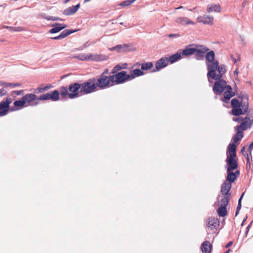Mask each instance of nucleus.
Listing matches in <instances>:
<instances>
[{"mask_svg":"<svg viewBox=\"0 0 253 253\" xmlns=\"http://www.w3.org/2000/svg\"><path fill=\"white\" fill-rule=\"evenodd\" d=\"M52 87V85L51 84H49L45 86L44 87H43V89H44V91H46V90L49 89Z\"/></svg>","mask_w":253,"mask_h":253,"instance_id":"5fc2aeb1","label":"nucleus"},{"mask_svg":"<svg viewBox=\"0 0 253 253\" xmlns=\"http://www.w3.org/2000/svg\"><path fill=\"white\" fill-rule=\"evenodd\" d=\"M80 7V3H78L75 6L69 7L64 10L63 11V14L67 16L73 15L76 13Z\"/></svg>","mask_w":253,"mask_h":253,"instance_id":"f3484780","label":"nucleus"},{"mask_svg":"<svg viewBox=\"0 0 253 253\" xmlns=\"http://www.w3.org/2000/svg\"><path fill=\"white\" fill-rule=\"evenodd\" d=\"M61 97L63 98H66L67 95L69 96L70 93L68 92V88L66 86H61L60 88Z\"/></svg>","mask_w":253,"mask_h":253,"instance_id":"4c0bfd02","label":"nucleus"},{"mask_svg":"<svg viewBox=\"0 0 253 253\" xmlns=\"http://www.w3.org/2000/svg\"><path fill=\"white\" fill-rule=\"evenodd\" d=\"M96 82V79L95 78H91L86 82L82 83V89H80V92L89 94L95 91L97 87Z\"/></svg>","mask_w":253,"mask_h":253,"instance_id":"f257e3e1","label":"nucleus"},{"mask_svg":"<svg viewBox=\"0 0 253 253\" xmlns=\"http://www.w3.org/2000/svg\"><path fill=\"white\" fill-rule=\"evenodd\" d=\"M205 58L206 63H211L213 62L214 61H217L215 59V53L213 50H211L209 52L207 51L205 55Z\"/></svg>","mask_w":253,"mask_h":253,"instance_id":"a878e982","label":"nucleus"},{"mask_svg":"<svg viewBox=\"0 0 253 253\" xmlns=\"http://www.w3.org/2000/svg\"><path fill=\"white\" fill-rule=\"evenodd\" d=\"M242 96H239V98L241 99ZM231 107L233 108L241 107L242 105L241 100L239 101L238 99L233 98L231 100Z\"/></svg>","mask_w":253,"mask_h":253,"instance_id":"72a5a7b5","label":"nucleus"},{"mask_svg":"<svg viewBox=\"0 0 253 253\" xmlns=\"http://www.w3.org/2000/svg\"><path fill=\"white\" fill-rule=\"evenodd\" d=\"M122 70L121 66L119 64H118L114 66L111 72V74H115L118 73L117 72Z\"/></svg>","mask_w":253,"mask_h":253,"instance_id":"37998d69","label":"nucleus"},{"mask_svg":"<svg viewBox=\"0 0 253 253\" xmlns=\"http://www.w3.org/2000/svg\"><path fill=\"white\" fill-rule=\"evenodd\" d=\"M218 74H215V79L214 80H220L222 79L223 75L226 72V66L224 64H218V67L217 70Z\"/></svg>","mask_w":253,"mask_h":253,"instance_id":"5701e85b","label":"nucleus"},{"mask_svg":"<svg viewBox=\"0 0 253 253\" xmlns=\"http://www.w3.org/2000/svg\"><path fill=\"white\" fill-rule=\"evenodd\" d=\"M43 91H44V90L43 89V87H39L37 88V89L35 90V93L38 94V93H42Z\"/></svg>","mask_w":253,"mask_h":253,"instance_id":"8fccbe9b","label":"nucleus"},{"mask_svg":"<svg viewBox=\"0 0 253 253\" xmlns=\"http://www.w3.org/2000/svg\"><path fill=\"white\" fill-rule=\"evenodd\" d=\"M96 81L97 87L101 88H105L109 86V80L107 76L100 75Z\"/></svg>","mask_w":253,"mask_h":253,"instance_id":"9b49d317","label":"nucleus"},{"mask_svg":"<svg viewBox=\"0 0 253 253\" xmlns=\"http://www.w3.org/2000/svg\"><path fill=\"white\" fill-rule=\"evenodd\" d=\"M13 104L15 107H18L20 108H22L25 106L26 104L25 103V101H24L23 98L22 97L21 99L19 100H16L14 102Z\"/></svg>","mask_w":253,"mask_h":253,"instance_id":"ea45409f","label":"nucleus"},{"mask_svg":"<svg viewBox=\"0 0 253 253\" xmlns=\"http://www.w3.org/2000/svg\"><path fill=\"white\" fill-rule=\"evenodd\" d=\"M108 73L109 70L108 69L106 68L103 71V73L100 75L106 76V75L108 74Z\"/></svg>","mask_w":253,"mask_h":253,"instance_id":"13d9d810","label":"nucleus"},{"mask_svg":"<svg viewBox=\"0 0 253 253\" xmlns=\"http://www.w3.org/2000/svg\"><path fill=\"white\" fill-rule=\"evenodd\" d=\"M45 19L47 20H51V21H63V20L61 19L59 17H55V16H50V17H45L44 18Z\"/></svg>","mask_w":253,"mask_h":253,"instance_id":"c03bdc74","label":"nucleus"},{"mask_svg":"<svg viewBox=\"0 0 253 253\" xmlns=\"http://www.w3.org/2000/svg\"><path fill=\"white\" fill-rule=\"evenodd\" d=\"M231 188V184L224 182L221 186L220 192L222 195L230 196L231 193L230 192Z\"/></svg>","mask_w":253,"mask_h":253,"instance_id":"aec40b11","label":"nucleus"},{"mask_svg":"<svg viewBox=\"0 0 253 253\" xmlns=\"http://www.w3.org/2000/svg\"><path fill=\"white\" fill-rule=\"evenodd\" d=\"M153 67V64L151 62H147L141 64V70L143 72L144 71H148L151 69Z\"/></svg>","mask_w":253,"mask_h":253,"instance_id":"473e14b6","label":"nucleus"},{"mask_svg":"<svg viewBox=\"0 0 253 253\" xmlns=\"http://www.w3.org/2000/svg\"><path fill=\"white\" fill-rule=\"evenodd\" d=\"M175 21L177 23L180 24L182 25H184V26H186V25H190V24H192V25L195 24V23L193 21L190 20L189 18H188L187 17H177L175 19Z\"/></svg>","mask_w":253,"mask_h":253,"instance_id":"4be33fe9","label":"nucleus"},{"mask_svg":"<svg viewBox=\"0 0 253 253\" xmlns=\"http://www.w3.org/2000/svg\"><path fill=\"white\" fill-rule=\"evenodd\" d=\"M253 222V221H252L249 224V225L246 228V231H249L251 226H252V223Z\"/></svg>","mask_w":253,"mask_h":253,"instance_id":"bf43d9fd","label":"nucleus"},{"mask_svg":"<svg viewBox=\"0 0 253 253\" xmlns=\"http://www.w3.org/2000/svg\"><path fill=\"white\" fill-rule=\"evenodd\" d=\"M23 94H24V90H20L18 91H12L11 92V95H13L14 94H16L17 95H23Z\"/></svg>","mask_w":253,"mask_h":253,"instance_id":"09e8293b","label":"nucleus"},{"mask_svg":"<svg viewBox=\"0 0 253 253\" xmlns=\"http://www.w3.org/2000/svg\"><path fill=\"white\" fill-rule=\"evenodd\" d=\"M231 111L232 114L235 116H239L241 115L245 114L241 107L233 108Z\"/></svg>","mask_w":253,"mask_h":253,"instance_id":"e433bc0d","label":"nucleus"},{"mask_svg":"<svg viewBox=\"0 0 253 253\" xmlns=\"http://www.w3.org/2000/svg\"><path fill=\"white\" fill-rule=\"evenodd\" d=\"M0 86L2 87H7V83L3 81H0Z\"/></svg>","mask_w":253,"mask_h":253,"instance_id":"6e6d98bb","label":"nucleus"},{"mask_svg":"<svg viewBox=\"0 0 253 253\" xmlns=\"http://www.w3.org/2000/svg\"><path fill=\"white\" fill-rule=\"evenodd\" d=\"M227 175L226 177V180L229 182L228 183L231 184L234 182L236 179V175L235 173L232 171H227Z\"/></svg>","mask_w":253,"mask_h":253,"instance_id":"7c9ffc66","label":"nucleus"},{"mask_svg":"<svg viewBox=\"0 0 253 253\" xmlns=\"http://www.w3.org/2000/svg\"><path fill=\"white\" fill-rule=\"evenodd\" d=\"M197 22L199 23H202L205 24L211 25L213 22V16L204 15L203 16H199L197 19Z\"/></svg>","mask_w":253,"mask_h":253,"instance_id":"a211bd4d","label":"nucleus"},{"mask_svg":"<svg viewBox=\"0 0 253 253\" xmlns=\"http://www.w3.org/2000/svg\"><path fill=\"white\" fill-rule=\"evenodd\" d=\"M12 100L9 97H7L5 100H3L0 102V116H5L10 109V104Z\"/></svg>","mask_w":253,"mask_h":253,"instance_id":"0eeeda50","label":"nucleus"},{"mask_svg":"<svg viewBox=\"0 0 253 253\" xmlns=\"http://www.w3.org/2000/svg\"><path fill=\"white\" fill-rule=\"evenodd\" d=\"M127 63H124L121 66L122 69H125L127 68Z\"/></svg>","mask_w":253,"mask_h":253,"instance_id":"69168bd1","label":"nucleus"},{"mask_svg":"<svg viewBox=\"0 0 253 253\" xmlns=\"http://www.w3.org/2000/svg\"><path fill=\"white\" fill-rule=\"evenodd\" d=\"M217 211L218 215L221 217H224L227 214L226 207L224 206H220Z\"/></svg>","mask_w":253,"mask_h":253,"instance_id":"f704fd0d","label":"nucleus"},{"mask_svg":"<svg viewBox=\"0 0 253 253\" xmlns=\"http://www.w3.org/2000/svg\"><path fill=\"white\" fill-rule=\"evenodd\" d=\"M169 38H173V37H178L179 35L177 34H170L168 35Z\"/></svg>","mask_w":253,"mask_h":253,"instance_id":"4d7b16f0","label":"nucleus"},{"mask_svg":"<svg viewBox=\"0 0 253 253\" xmlns=\"http://www.w3.org/2000/svg\"><path fill=\"white\" fill-rule=\"evenodd\" d=\"M243 137V132L242 130H238L233 137L234 142L235 143L240 140Z\"/></svg>","mask_w":253,"mask_h":253,"instance_id":"58836bf2","label":"nucleus"},{"mask_svg":"<svg viewBox=\"0 0 253 253\" xmlns=\"http://www.w3.org/2000/svg\"><path fill=\"white\" fill-rule=\"evenodd\" d=\"M247 218H248V217H247V216H246L245 218H244V219L243 220L242 222V223H241V225L242 226H244V223H245V222L246 221V220H247Z\"/></svg>","mask_w":253,"mask_h":253,"instance_id":"774afa93","label":"nucleus"},{"mask_svg":"<svg viewBox=\"0 0 253 253\" xmlns=\"http://www.w3.org/2000/svg\"><path fill=\"white\" fill-rule=\"evenodd\" d=\"M136 0H125L122 2H121L120 3H119V5L120 6H128L130 4H131L132 3H133Z\"/></svg>","mask_w":253,"mask_h":253,"instance_id":"79ce46f5","label":"nucleus"},{"mask_svg":"<svg viewBox=\"0 0 253 253\" xmlns=\"http://www.w3.org/2000/svg\"><path fill=\"white\" fill-rule=\"evenodd\" d=\"M235 158L236 157H227L226 160V165L228 166L226 167L227 171H232L237 169L238 165Z\"/></svg>","mask_w":253,"mask_h":253,"instance_id":"9d476101","label":"nucleus"},{"mask_svg":"<svg viewBox=\"0 0 253 253\" xmlns=\"http://www.w3.org/2000/svg\"><path fill=\"white\" fill-rule=\"evenodd\" d=\"M197 46L200 47L201 48H196V51L194 53L196 59L198 60H202L205 56V53L209 50V49L207 47L202 45H198Z\"/></svg>","mask_w":253,"mask_h":253,"instance_id":"f8f14e48","label":"nucleus"},{"mask_svg":"<svg viewBox=\"0 0 253 253\" xmlns=\"http://www.w3.org/2000/svg\"><path fill=\"white\" fill-rule=\"evenodd\" d=\"M77 30L72 29H66L63 31L61 34L56 37H52L51 39L54 40H59L63 39L71 34L76 32Z\"/></svg>","mask_w":253,"mask_h":253,"instance_id":"2eb2a0df","label":"nucleus"},{"mask_svg":"<svg viewBox=\"0 0 253 253\" xmlns=\"http://www.w3.org/2000/svg\"><path fill=\"white\" fill-rule=\"evenodd\" d=\"M234 92L225 91L223 93V98H222L221 100L225 103H228L230 98L235 95Z\"/></svg>","mask_w":253,"mask_h":253,"instance_id":"cd10ccee","label":"nucleus"},{"mask_svg":"<svg viewBox=\"0 0 253 253\" xmlns=\"http://www.w3.org/2000/svg\"><path fill=\"white\" fill-rule=\"evenodd\" d=\"M241 102V108L243 109L244 113L246 114L249 109L248 96L247 94L242 95Z\"/></svg>","mask_w":253,"mask_h":253,"instance_id":"412c9836","label":"nucleus"},{"mask_svg":"<svg viewBox=\"0 0 253 253\" xmlns=\"http://www.w3.org/2000/svg\"><path fill=\"white\" fill-rule=\"evenodd\" d=\"M253 149V141L250 144L248 149V151L250 153L251 157H252L251 152L252 150Z\"/></svg>","mask_w":253,"mask_h":253,"instance_id":"864d4df0","label":"nucleus"},{"mask_svg":"<svg viewBox=\"0 0 253 253\" xmlns=\"http://www.w3.org/2000/svg\"><path fill=\"white\" fill-rule=\"evenodd\" d=\"M221 10V7L219 4H210L207 7V11L210 13L211 12H219Z\"/></svg>","mask_w":253,"mask_h":253,"instance_id":"bb28decb","label":"nucleus"},{"mask_svg":"<svg viewBox=\"0 0 253 253\" xmlns=\"http://www.w3.org/2000/svg\"><path fill=\"white\" fill-rule=\"evenodd\" d=\"M225 90H226V91L233 92L231 86L230 85H227L226 82V85H225Z\"/></svg>","mask_w":253,"mask_h":253,"instance_id":"3c124183","label":"nucleus"},{"mask_svg":"<svg viewBox=\"0 0 253 253\" xmlns=\"http://www.w3.org/2000/svg\"><path fill=\"white\" fill-rule=\"evenodd\" d=\"M230 196L222 195L220 201V206L227 207L228 204Z\"/></svg>","mask_w":253,"mask_h":253,"instance_id":"c9c22d12","label":"nucleus"},{"mask_svg":"<svg viewBox=\"0 0 253 253\" xmlns=\"http://www.w3.org/2000/svg\"><path fill=\"white\" fill-rule=\"evenodd\" d=\"M243 120H244V118L241 117H237V118H234L233 119V121L238 122V123H240L241 121H243Z\"/></svg>","mask_w":253,"mask_h":253,"instance_id":"603ef678","label":"nucleus"},{"mask_svg":"<svg viewBox=\"0 0 253 253\" xmlns=\"http://www.w3.org/2000/svg\"><path fill=\"white\" fill-rule=\"evenodd\" d=\"M22 98L25 101V103L26 104L25 106L27 107L29 105L32 106H37L38 104V102H34L33 103L31 104L32 102L35 101L40 100L39 99V97H38L36 94L33 93H28L25 94V95L22 96Z\"/></svg>","mask_w":253,"mask_h":253,"instance_id":"423d86ee","label":"nucleus"},{"mask_svg":"<svg viewBox=\"0 0 253 253\" xmlns=\"http://www.w3.org/2000/svg\"><path fill=\"white\" fill-rule=\"evenodd\" d=\"M226 155L227 157H236V145L234 143H230L227 149Z\"/></svg>","mask_w":253,"mask_h":253,"instance_id":"dca6fc26","label":"nucleus"},{"mask_svg":"<svg viewBox=\"0 0 253 253\" xmlns=\"http://www.w3.org/2000/svg\"><path fill=\"white\" fill-rule=\"evenodd\" d=\"M214 85L212 88L214 94H221L225 90V85H226V81L221 79L220 80H215Z\"/></svg>","mask_w":253,"mask_h":253,"instance_id":"39448f33","label":"nucleus"},{"mask_svg":"<svg viewBox=\"0 0 253 253\" xmlns=\"http://www.w3.org/2000/svg\"><path fill=\"white\" fill-rule=\"evenodd\" d=\"M168 58L162 57L158 60L155 64L156 70H153L152 72H155L156 71H159L161 69L166 67L169 63Z\"/></svg>","mask_w":253,"mask_h":253,"instance_id":"ddd939ff","label":"nucleus"},{"mask_svg":"<svg viewBox=\"0 0 253 253\" xmlns=\"http://www.w3.org/2000/svg\"><path fill=\"white\" fill-rule=\"evenodd\" d=\"M248 125V121H243L242 123L237 126V131L238 130H244L246 129L247 125Z\"/></svg>","mask_w":253,"mask_h":253,"instance_id":"a19ab883","label":"nucleus"},{"mask_svg":"<svg viewBox=\"0 0 253 253\" xmlns=\"http://www.w3.org/2000/svg\"><path fill=\"white\" fill-rule=\"evenodd\" d=\"M112 50H116L119 52L132 51L135 50V48L131 43L118 44L113 47Z\"/></svg>","mask_w":253,"mask_h":253,"instance_id":"6e6552de","label":"nucleus"},{"mask_svg":"<svg viewBox=\"0 0 253 253\" xmlns=\"http://www.w3.org/2000/svg\"><path fill=\"white\" fill-rule=\"evenodd\" d=\"M212 246L208 241L204 242L201 246V250L203 253H210Z\"/></svg>","mask_w":253,"mask_h":253,"instance_id":"393cba45","label":"nucleus"},{"mask_svg":"<svg viewBox=\"0 0 253 253\" xmlns=\"http://www.w3.org/2000/svg\"><path fill=\"white\" fill-rule=\"evenodd\" d=\"M250 120H251V119L249 117L247 116L244 119V120L243 121H243H248V123L250 121Z\"/></svg>","mask_w":253,"mask_h":253,"instance_id":"338daca9","label":"nucleus"},{"mask_svg":"<svg viewBox=\"0 0 253 253\" xmlns=\"http://www.w3.org/2000/svg\"><path fill=\"white\" fill-rule=\"evenodd\" d=\"M80 89H82L81 84L79 83L71 84L69 86V90L71 92L69 94V97L71 99H73L78 97Z\"/></svg>","mask_w":253,"mask_h":253,"instance_id":"20e7f679","label":"nucleus"},{"mask_svg":"<svg viewBox=\"0 0 253 253\" xmlns=\"http://www.w3.org/2000/svg\"><path fill=\"white\" fill-rule=\"evenodd\" d=\"M181 58V53L177 52L169 56V62L170 63H174L178 60Z\"/></svg>","mask_w":253,"mask_h":253,"instance_id":"c756f323","label":"nucleus"},{"mask_svg":"<svg viewBox=\"0 0 253 253\" xmlns=\"http://www.w3.org/2000/svg\"><path fill=\"white\" fill-rule=\"evenodd\" d=\"M60 92L58 90H54L51 92H47L45 94L41 95L39 97L40 100H51L53 101H56L59 100Z\"/></svg>","mask_w":253,"mask_h":253,"instance_id":"7ed1b4c3","label":"nucleus"},{"mask_svg":"<svg viewBox=\"0 0 253 253\" xmlns=\"http://www.w3.org/2000/svg\"><path fill=\"white\" fill-rule=\"evenodd\" d=\"M51 27L53 28L49 30V33L51 34H54L58 33L65 28L67 27V25L56 23L51 25Z\"/></svg>","mask_w":253,"mask_h":253,"instance_id":"6ab92c4d","label":"nucleus"},{"mask_svg":"<svg viewBox=\"0 0 253 253\" xmlns=\"http://www.w3.org/2000/svg\"><path fill=\"white\" fill-rule=\"evenodd\" d=\"M244 193H243L241 196H240V197L239 198V200H238V204H241V201H242V199L244 196Z\"/></svg>","mask_w":253,"mask_h":253,"instance_id":"0e129e2a","label":"nucleus"},{"mask_svg":"<svg viewBox=\"0 0 253 253\" xmlns=\"http://www.w3.org/2000/svg\"><path fill=\"white\" fill-rule=\"evenodd\" d=\"M7 88V87H2V88L0 89V96H5L7 94V92L6 91Z\"/></svg>","mask_w":253,"mask_h":253,"instance_id":"49530a36","label":"nucleus"},{"mask_svg":"<svg viewBox=\"0 0 253 253\" xmlns=\"http://www.w3.org/2000/svg\"><path fill=\"white\" fill-rule=\"evenodd\" d=\"M115 74H113L112 75H110L108 77V80H109V84L111 83L112 84V85L114 84V83H115V79H116V76H115Z\"/></svg>","mask_w":253,"mask_h":253,"instance_id":"de8ad7c7","label":"nucleus"},{"mask_svg":"<svg viewBox=\"0 0 253 253\" xmlns=\"http://www.w3.org/2000/svg\"><path fill=\"white\" fill-rule=\"evenodd\" d=\"M196 51L195 48H189L186 47L185 49H183L181 52L184 56H189L194 54Z\"/></svg>","mask_w":253,"mask_h":253,"instance_id":"2f4dec72","label":"nucleus"},{"mask_svg":"<svg viewBox=\"0 0 253 253\" xmlns=\"http://www.w3.org/2000/svg\"><path fill=\"white\" fill-rule=\"evenodd\" d=\"M21 85L20 83H7V87L10 88H14L20 86Z\"/></svg>","mask_w":253,"mask_h":253,"instance_id":"a18cd8bd","label":"nucleus"},{"mask_svg":"<svg viewBox=\"0 0 253 253\" xmlns=\"http://www.w3.org/2000/svg\"><path fill=\"white\" fill-rule=\"evenodd\" d=\"M219 220L214 217H210L208 219L207 221V226L211 229L215 228L219 225Z\"/></svg>","mask_w":253,"mask_h":253,"instance_id":"b1692460","label":"nucleus"},{"mask_svg":"<svg viewBox=\"0 0 253 253\" xmlns=\"http://www.w3.org/2000/svg\"><path fill=\"white\" fill-rule=\"evenodd\" d=\"M144 75V72L141 69H134L132 71L131 74L129 75L130 80H132L134 79L136 77H140Z\"/></svg>","mask_w":253,"mask_h":253,"instance_id":"c85d7f7f","label":"nucleus"},{"mask_svg":"<svg viewBox=\"0 0 253 253\" xmlns=\"http://www.w3.org/2000/svg\"><path fill=\"white\" fill-rule=\"evenodd\" d=\"M253 222V221H252L249 224V225L246 228V231H249L251 226H252V223Z\"/></svg>","mask_w":253,"mask_h":253,"instance_id":"052dcab7","label":"nucleus"},{"mask_svg":"<svg viewBox=\"0 0 253 253\" xmlns=\"http://www.w3.org/2000/svg\"><path fill=\"white\" fill-rule=\"evenodd\" d=\"M218 61H214L211 63H206L208 70L207 76L208 81L210 83H211V80H214L215 79L216 71L218 67Z\"/></svg>","mask_w":253,"mask_h":253,"instance_id":"f03ea898","label":"nucleus"},{"mask_svg":"<svg viewBox=\"0 0 253 253\" xmlns=\"http://www.w3.org/2000/svg\"><path fill=\"white\" fill-rule=\"evenodd\" d=\"M116 79H115V83L116 84H121L125 83L127 80H130L129 75L127 74L126 71H121L115 74Z\"/></svg>","mask_w":253,"mask_h":253,"instance_id":"1a4fd4ad","label":"nucleus"},{"mask_svg":"<svg viewBox=\"0 0 253 253\" xmlns=\"http://www.w3.org/2000/svg\"><path fill=\"white\" fill-rule=\"evenodd\" d=\"M77 58L81 60H90L92 61L102 60L101 56L99 55L89 54V55H79Z\"/></svg>","mask_w":253,"mask_h":253,"instance_id":"4468645a","label":"nucleus"},{"mask_svg":"<svg viewBox=\"0 0 253 253\" xmlns=\"http://www.w3.org/2000/svg\"><path fill=\"white\" fill-rule=\"evenodd\" d=\"M232 244H233V242L230 241L226 245L225 247L226 248H229L230 247H231L232 245Z\"/></svg>","mask_w":253,"mask_h":253,"instance_id":"e2e57ef3","label":"nucleus"},{"mask_svg":"<svg viewBox=\"0 0 253 253\" xmlns=\"http://www.w3.org/2000/svg\"><path fill=\"white\" fill-rule=\"evenodd\" d=\"M253 222V221H252L249 224V225L246 228V231H249L251 226H252V223Z\"/></svg>","mask_w":253,"mask_h":253,"instance_id":"680f3d73","label":"nucleus"}]
</instances>
